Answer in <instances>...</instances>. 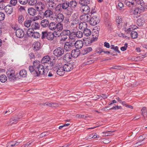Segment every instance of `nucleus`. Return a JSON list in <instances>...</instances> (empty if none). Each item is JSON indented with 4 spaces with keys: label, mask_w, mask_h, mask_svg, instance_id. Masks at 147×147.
Segmentation results:
<instances>
[{
    "label": "nucleus",
    "mask_w": 147,
    "mask_h": 147,
    "mask_svg": "<svg viewBox=\"0 0 147 147\" xmlns=\"http://www.w3.org/2000/svg\"><path fill=\"white\" fill-rule=\"evenodd\" d=\"M34 73V77L39 76L40 75H44V76H47V73L45 72V68L43 65L41 64L38 67L36 70L35 71Z\"/></svg>",
    "instance_id": "f257e3e1"
},
{
    "label": "nucleus",
    "mask_w": 147,
    "mask_h": 147,
    "mask_svg": "<svg viewBox=\"0 0 147 147\" xmlns=\"http://www.w3.org/2000/svg\"><path fill=\"white\" fill-rule=\"evenodd\" d=\"M74 42L73 41H69L65 42L64 47V49L66 51H69L74 48Z\"/></svg>",
    "instance_id": "f03ea898"
},
{
    "label": "nucleus",
    "mask_w": 147,
    "mask_h": 147,
    "mask_svg": "<svg viewBox=\"0 0 147 147\" xmlns=\"http://www.w3.org/2000/svg\"><path fill=\"white\" fill-rule=\"evenodd\" d=\"M27 34L28 36L32 37L34 38H38L40 36V34L38 32H34L32 29H28Z\"/></svg>",
    "instance_id": "7ed1b4c3"
},
{
    "label": "nucleus",
    "mask_w": 147,
    "mask_h": 147,
    "mask_svg": "<svg viewBox=\"0 0 147 147\" xmlns=\"http://www.w3.org/2000/svg\"><path fill=\"white\" fill-rule=\"evenodd\" d=\"M64 53V49L61 47L56 49L53 51V54L57 57L62 56Z\"/></svg>",
    "instance_id": "20e7f679"
},
{
    "label": "nucleus",
    "mask_w": 147,
    "mask_h": 147,
    "mask_svg": "<svg viewBox=\"0 0 147 147\" xmlns=\"http://www.w3.org/2000/svg\"><path fill=\"white\" fill-rule=\"evenodd\" d=\"M70 9H69V13H70L71 15L72 13L73 10L77 7V3L75 0H71L69 1Z\"/></svg>",
    "instance_id": "39448f33"
},
{
    "label": "nucleus",
    "mask_w": 147,
    "mask_h": 147,
    "mask_svg": "<svg viewBox=\"0 0 147 147\" xmlns=\"http://www.w3.org/2000/svg\"><path fill=\"white\" fill-rule=\"evenodd\" d=\"M94 15L92 17L90 18L89 22L90 25L94 26L99 23L100 20L98 18H97L96 15Z\"/></svg>",
    "instance_id": "423d86ee"
},
{
    "label": "nucleus",
    "mask_w": 147,
    "mask_h": 147,
    "mask_svg": "<svg viewBox=\"0 0 147 147\" xmlns=\"http://www.w3.org/2000/svg\"><path fill=\"white\" fill-rule=\"evenodd\" d=\"M60 5L63 9L67 10L66 12L67 15L68 16L71 15L70 13H69V9H70L69 1H65Z\"/></svg>",
    "instance_id": "0eeeda50"
},
{
    "label": "nucleus",
    "mask_w": 147,
    "mask_h": 147,
    "mask_svg": "<svg viewBox=\"0 0 147 147\" xmlns=\"http://www.w3.org/2000/svg\"><path fill=\"white\" fill-rule=\"evenodd\" d=\"M18 74V73H15V71L13 69H11L10 71V81L13 82L17 80L18 78L16 76Z\"/></svg>",
    "instance_id": "6e6552de"
},
{
    "label": "nucleus",
    "mask_w": 147,
    "mask_h": 147,
    "mask_svg": "<svg viewBox=\"0 0 147 147\" xmlns=\"http://www.w3.org/2000/svg\"><path fill=\"white\" fill-rule=\"evenodd\" d=\"M125 3L127 6L131 8L136 7V5L135 0H125Z\"/></svg>",
    "instance_id": "1a4fd4ad"
},
{
    "label": "nucleus",
    "mask_w": 147,
    "mask_h": 147,
    "mask_svg": "<svg viewBox=\"0 0 147 147\" xmlns=\"http://www.w3.org/2000/svg\"><path fill=\"white\" fill-rule=\"evenodd\" d=\"M80 10L84 14H88L90 11V8L88 5L81 6L80 7Z\"/></svg>",
    "instance_id": "9d476101"
},
{
    "label": "nucleus",
    "mask_w": 147,
    "mask_h": 147,
    "mask_svg": "<svg viewBox=\"0 0 147 147\" xmlns=\"http://www.w3.org/2000/svg\"><path fill=\"white\" fill-rule=\"evenodd\" d=\"M16 36L20 38H23L25 35L24 31L20 28H18L16 31Z\"/></svg>",
    "instance_id": "9b49d317"
},
{
    "label": "nucleus",
    "mask_w": 147,
    "mask_h": 147,
    "mask_svg": "<svg viewBox=\"0 0 147 147\" xmlns=\"http://www.w3.org/2000/svg\"><path fill=\"white\" fill-rule=\"evenodd\" d=\"M74 47L77 48L78 49H79L81 48L83 45V42L80 40H78L77 41H74Z\"/></svg>",
    "instance_id": "f8f14e48"
},
{
    "label": "nucleus",
    "mask_w": 147,
    "mask_h": 147,
    "mask_svg": "<svg viewBox=\"0 0 147 147\" xmlns=\"http://www.w3.org/2000/svg\"><path fill=\"white\" fill-rule=\"evenodd\" d=\"M63 67L64 71H69L73 69V65L70 63L65 64Z\"/></svg>",
    "instance_id": "ddd939ff"
},
{
    "label": "nucleus",
    "mask_w": 147,
    "mask_h": 147,
    "mask_svg": "<svg viewBox=\"0 0 147 147\" xmlns=\"http://www.w3.org/2000/svg\"><path fill=\"white\" fill-rule=\"evenodd\" d=\"M87 14H84L80 16V18L81 20L83 21L86 22H89L90 18V16H88Z\"/></svg>",
    "instance_id": "4468645a"
},
{
    "label": "nucleus",
    "mask_w": 147,
    "mask_h": 147,
    "mask_svg": "<svg viewBox=\"0 0 147 147\" xmlns=\"http://www.w3.org/2000/svg\"><path fill=\"white\" fill-rule=\"evenodd\" d=\"M80 53V51L78 49L73 50L71 53V56L74 58L77 57Z\"/></svg>",
    "instance_id": "2eb2a0df"
},
{
    "label": "nucleus",
    "mask_w": 147,
    "mask_h": 147,
    "mask_svg": "<svg viewBox=\"0 0 147 147\" xmlns=\"http://www.w3.org/2000/svg\"><path fill=\"white\" fill-rule=\"evenodd\" d=\"M45 5L42 2H39L38 6L36 7L37 10L38 11H41L45 8Z\"/></svg>",
    "instance_id": "dca6fc26"
},
{
    "label": "nucleus",
    "mask_w": 147,
    "mask_h": 147,
    "mask_svg": "<svg viewBox=\"0 0 147 147\" xmlns=\"http://www.w3.org/2000/svg\"><path fill=\"white\" fill-rule=\"evenodd\" d=\"M137 28V27L136 26L134 25H132V26H130L129 28H125L124 30L128 34L130 33V32L131 31H134V30L136 29Z\"/></svg>",
    "instance_id": "f3484780"
},
{
    "label": "nucleus",
    "mask_w": 147,
    "mask_h": 147,
    "mask_svg": "<svg viewBox=\"0 0 147 147\" xmlns=\"http://www.w3.org/2000/svg\"><path fill=\"white\" fill-rule=\"evenodd\" d=\"M65 71L63 67H58L56 71L58 75L63 76L65 74Z\"/></svg>",
    "instance_id": "a211bd4d"
},
{
    "label": "nucleus",
    "mask_w": 147,
    "mask_h": 147,
    "mask_svg": "<svg viewBox=\"0 0 147 147\" xmlns=\"http://www.w3.org/2000/svg\"><path fill=\"white\" fill-rule=\"evenodd\" d=\"M63 29V25L60 22L56 23L55 30L59 31V32H61Z\"/></svg>",
    "instance_id": "6ab92c4d"
},
{
    "label": "nucleus",
    "mask_w": 147,
    "mask_h": 147,
    "mask_svg": "<svg viewBox=\"0 0 147 147\" xmlns=\"http://www.w3.org/2000/svg\"><path fill=\"white\" fill-rule=\"evenodd\" d=\"M28 11L30 15L32 16H34L36 13V10L33 7L29 8Z\"/></svg>",
    "instance_id": "aec40b11"
},
{
    "label": "nucleus",
    "mask_w": 147,
    "mask_h": 147,
    "mask_svg": "<svg viewBox=\"0 0 147 147\" xmlns=\"http://www.w3.org/2000/svg\"><path fill=\"white\" fill-rule=\"evenodd\" d=\"M62 57L64 60L67 61H69L71 60L72 56H71V53H67Z\"/></svg>",
    "instance_id": "412c9836"
},
{
    "label": "nucleus",
    "mask_w": 147,
    "mask_h": 147,
    "mask_svg": "<svg viewBox=\"0 0 147 147\" xmlns=\"http://www.w3.org/2000/svg\"><path fill=\"white\" fill-rule=\"evenodd\" d=\"M51 60L50 57L48 55L44 57L42 59L41 63L42 64L49 63Z\"/></svg>",
    "instance_id": "4be33fe9"
},
{
    "label": "nucleus",
    "mask_w": 147,
    "mask_h": 147,
    "mask_svg": "<svg viewBox=\"0 0 147 147\" xmlns=\"http://www.w3.org/2000/svg\"><path fill=\"white\" fill-rule=\"evenodd\" d=\"M34 50L35 51H37L40 49V44L38 42H36L34 43L33 45Z\"/></svg>",
    "instance_id": "5701e85b"
},
{
    "label": "nucleus",
    "mask_w": 147,
    "mask_h": 147,
    "mask_svg": "<svg viewBox=\"0 0 147 147\" xmlns=\"http://www.w3.org/2000/svg\"><path fill=\"white\" fill-rule=\"evenodd\" d=\"M40 24L42 27L45 28L49 26V22L47 20H43L41 21Z\"/></svg>",
    "instance_id": "b1692460"
},
{
    "label": "nucleus",
    "mask_w": 147,
    "mask_h": 147,
    "mask_svg": "<svg viewBox=\"0 0 147 147\" xmlns=\"http://www.w3.org/2000/svg\"><path fill=\"white\" fill-rule=\"evenodd\" d=\"M92 50V49L91 47H87L84 49L82 51V53L83 55H85L89 53Z\"/></svg>",
    "instance_id": "393cba45"
},
{
    "label": "nucleus",
    "mask_w": 147,
    "mask_h": 147,
    "mask_svg": "<svg viewBox=\"0 0 147 147\" xmlns=\"http://www.w3.org/2000/svg\"><path fill=\"white\" fill-rule=\"evenodd\" d=\"M56 23L52 22L49 23L48 27L49 29L52 30H55Z\"/></svg>",
    "instance_id": "a878e982"
},
{
    "label": "nucleus",
    "mask_w": 147,
    "mask_h": 147,
    "mask_svg": "<svg viewBox=\"0 0 147 147\" xmlns=\"http://www.w3.org/2000/svg\"><path fill=\"white\" fill-rule=\"evenodd\" d=\"M87 24L85 22H82L79 25V28L80 29L84 30L87 28Z\"/></svg>",
    "instance_id": "bb28decb"
},
{
    "label": "nucleus",
    "mask_w": 147,
    "mask_h": 147,
    "mask_svg": "<svg viewBox=\"0 0 147 147\" xmlns=\"http://www.w3.org/2000/svg\"><path fill=\"white\" fill-rule=\"evenodd\" d=\"M44 12L45 17L46 18L52 17V16L53 14V12L51 10H47L45 11Z\"/></svg>",
    "instance_id": "cd10ccee"
},
{
    "label": "nucleus",
    "mask_w": 147,
    "mask_h": 147,
    "mask_svg": "<svg viewBox=\"0 0 147 147\" xmlns=\"http://www.w3.org/2000/svg\"><path fill=\"white\" fill-rule=\"evenodd\" d=\"M76 37V32H71L70 34L69 35V41H76L75 38Z\"/></svg>",
    "instance_id": "c85d7f7f"
},
{
    "label": "nucleus",
    "mask_w": 147,
    "mask_h": 147,
    "mask_svg": "<svg viewBox=\"0 0 147 147\" xmlns=\"http://www.w3.org/2000/svg\"><path fill=\"white\" fill-rule=\"evenodd\" d=\"M31 27L32 28L31 29H32L33 30H37L39 29L40 28V25L38 23H37L36 22L33 23L32 25H31Z\"/></svg>",
    "instance_id": "c756f323"
},
{
    "label": "nucleus",
    "mask_w": 147,
    "mask_h": 147,
    "mask_svg": "<svg viewBox=\"0 0 147 147\" xmlns=\"http://www.w3.org/2000/svg\"><path fill=\"white\" fill-rule=\"evenodd\" d=\"M21 118L18 117L15 118H12L10 119V125H12L13 124H16Z\"/></svg>",
    "instance_id": "7c9ffc66"
},
{
    "label": "nucleus",
    "mask_w": 147,
    "mask_h": 147,
    "mask_svg": "<svg viewBox=\"0 0 147 147\" xmlns=\"http://www.w3.org/2000/svg\"><path fill=\"white\" fill-rule=\"evenodd\" d=\"M19 75L20 77L25 78L26 76L27 71L25 69H22L20 71Z\"/></svg>",
    "instance_id": "2f4dec72"
},
{
    "label": "nucleus",
    "mask_w": 147,
    "mask_h": 147,
    "mask_svg": "<svg viewBox=\"0 0 147 147\" xmlns=\"http://www.w3.org/2000/svg\"><path fill=\"white\" fill-rule=\"evenodd\" d=\"M79 3L81 5V6L88 5L90 3V0H80Z\"/></svg>",
    "instance_id": "473e14b6"
},
{
    "label": "nucleus",
    "mask_w": 147,
    "mask_h": 147,
    "mask_svg": "<svg viewBox=\"0 0 147 147\" xmlns=\"http://www.w3.org/2000/svg\"><path fill=\"white\" fill-rule=\"evenodd\" d=\"M43 105L48 106L52 107H57L59 106L58 104H57L55 103H49L48 102H46L44 103Z\"/></svg>",
    "instance_id": "72a5a7b5"
},
{
    "label": "nucleus",
    "mask_w": 147,
    "mask_h": 147,
    "mask_svg": "<svg viewBox=\"0 0 147 147\" xmlns=\"http://www.w3.org/2000/svg\"><path fill=\"white\" fill-rule=\"evenodd\" d=\"M144 20L143 18H141L138 19L137 21V24L138 26H141L143 25Z\"/></svg>",
    "instance_id": "f704fd0d"
},
{
    "label": "nucleus",
    "mask_w": 147,
    "mask_h": 147,
    "mask_svg": "<svg viewBox=\"0 0 147 147\" xmlns=\"http://www.w3.org/2000/svg\"><path fill=\"white\" fill-rule=\"evenodd\" d=\"M32 20H26L24 23V26L27 28H29L31 25Z\"/></svg>",
    "instance_id": "c9c22d12"
},
{
    "label": "nucleus",
    "mask_w": 147,
    "mask_h": 147,
    "mask_svg": "<svg viewBox=\"0 0 147 147\" xmlns=\"http://www.w3.org/2000/svg\"><path fill=\"white\" fill-rule=\"evenodd\" d=\"M146 138L145 135L143 134V135L141 136H139V139H138V142L134 144V145H136L140 143V142L142 141H143Z\"/></svg>",
    "instance_id": "e433bc0d"
},
{
    "label": "nucleus",
    "mask_w": 147,
    "mask_h": 147,
    "mask_svg": "<svg viewBox=\"0 0 147 147\" xmlns=\"http://www.w3.org/2000/svg\"><path fill=\"white\" fill-rule=\"evenodd\" d=\"M61 34L66 36H69L71 32L68 30H64L61 32Z\"/></svg>",
    "instance_id": "4c0bfd02"
},
{
    "label": "nucleus",
    "mask_w": 147,
    "mask_h": 147,
    "mask_svg": "<svg viewBox=\"0 0 147 147\" xmlns=\"http://www.w3.org/2000/svg\"><path fill=\"white\" fill-rule=\"evenodd\" d=\"M91 31L90 29L86 28L84 30L83 34L86 36H88L90 35L91 34Z\"/></svg>",
    "instance_id": "58836bf2"
},
{
    "label": "nucleus",
    "mask_w": 147,
    "mask_h": 147,
    "mask_svg": "<svg viewBox=\"0 0 147 147\" xmlns=\"http://www.w3.org/2000/svg\"><path fill=\"white\" fill-rule=\"evenodd\" d=\"M54 38V35L53 32H48L47 39L49 40H52Z\"/></svg>",
    "instance_id": "ea45409f"
},
{
    "label": "nucleus",
    "mask_w": 147,
    "mask_h": 147,
    "mask_svg": "<svg viewBox=\"0 0 147 147\" xmlns=\"http://www.w3.org/2000/svg\"><path fill=\"white\" fill-rule=\"evenodd\" d=\"M131 32L130 35L131 38L133 39L136 38L138 36L137 32L135 31Z\"/></svg>",
    "instance_id": "a19ab883"
},
{
    "label": "nucleus",
    "mask_w": 147,
    "mask_h": 147,
    "mask_svg": "<svg viewBox=\"0 0 147 147\" xmlns=\"http://www.w3.org/2000/svg\"><path fill=\"white\" fill-rule=\"evenodd\" d=\"M24 20V17L22 15H20L18 17V21L19 24H22Z\"/></svg>",
    "instance_id": "79ce46f5"
},
{
    "label": "nucleus",
    "mask_w": 147,
    "mask_h": 147,
    "mask_svg": "<svg viewBox=\"0 0 147 147\" xmlns=\"http://www.w3.org/2000/svg\"><path fill=\"white\" fill-rule=\"evenodd\" d=\"M33 66L36 69L39 67L41 64H40V62L38 61H34L33 63Z\"/></svg>",
    "instance_id": "37998d69"
},
{
    "label": "nucleus",
    "mask_w": 147,
    "mask_h": 147,
    "mask_svg": "<svg viewBox=\"0 0 147 147\" xmlns=\"http://www.w3.org/2000/svg\"><path fill=\"white\" fill-rule=\"evenodd\" d=\"M7 80V77L5 75H1L0 76V81L1 82H5Z\"/></svg>",
    "instance_id": "c03bdc74"
},
{
    "label": "nucleus",
    "mask_w": 147,
    "mask_h": 147,
    "mask_svg": "<svg viewBox=\"0 0 147 147\" xmlns=\"http://www.w3.org/2000/svg\"><path fill=\"white\" fill-rule=\"evenodd\" d=\"M29 69L30 73H31L32 74H33L34 76L35 71L36 70V69L33 66H29Z\"/></svg>",
    "instance_id": "a18cd8bd"
},
{
    "label": "nucleus",
    "mask_w": 147,
    "mask_h": 147,
    "mask_svg": "<svg viewBox=\"0 0 147 147\" xmlns=\"http://www.w3.org/2000/svg\"><path fill=\"white\" fill-rule=\"evenodd\" d=\"M76 37L78 38H82L83 35V34L82 32L81 31H78L76 32Z\"/></svg>",
    "instance_id": "49530a36"
},
{
    "label": "nucleus",
    "mask_w": 147,
    "mask_h": 147,
    "mask_svg": "<svg viewBox=\"0 0 147 147\" xmlns=\"http://www.w3.org/2000/svg\"><path fill=\"white\" fill-rule=\"evenodd\" d=\"M28 3L30 5H34L37 3V0H28Z\"/></svg>",
    "instance_id": "de8ad7c7"
},
{
    "label": "nucleus",
    "mask_w": 147,
    "mask_h": 147,
    "mask_svg": "<svg viewBox=\"0 0 147 147\" xmlns=\"http://www.w3.org/2000/svg\"><path fill=\"white\" fill-rule=\"evenodd\" d=\"M48 5L49 8L51 9L54 8L55 7V4L53 2H49Z\"/></svg>",
    "instance_id": "09e8293b"
},
{
    "label": "nucleus",
    "mask_w": 147,
    "mask_h": 147,
    "mask_svg": "<svg viewBox=\"0 0 147 147\" xmlns=\"http://www.w3.org/2000/svg\"><path fill=\"white\" fill-rule=\"evenodd\" d=\"M26 7L24 6L19 5L18 7V11L20 12H22L24 11H26Z\"/></svg>",
    "instance_id": "8fccbe9b"
},
{
    "label": "nucleus",
    "mask_w": 147,
    "mask_h": 147,
    "mask_svg": "<svg viewBox=\"0 0 147 147\" xmlns=\"http://www.w3.org/2000/svg\"><path fill=\"white\" fill-rule=\"evenodd\" d=\"M57 18L60 22L63 21L64 19L63 15L61 13H59L58 14Z\"/></svg>",
    "instance_id": "3c124183"
},
{
    "label": "nucleus",
    "mask_w": 147,
    "mask_h": 147,
    "mask_svg": "<svg viewBox=\"0 0 147 147\" xmlns=\"http://www.w3.org/2000/svg\"><path fill=\"white\" fill-rule=\"evenodd\" d=\"M136 4L140 5L141 6V7H144L145 3L142 0H140L138 2H136Z\"/></svg>",
    "instance_id": "603ef678"
},
{
    "label": "nucleus",
    "mask_w": 147,
    "mask_h": 147,
    "mask_svg": "<svg viewBox=\"0 0 147 147\" xmlns=\"http://www.w3.org/2000/svg\"><path fill=\"white\" fill-rule=\"evenodd\" d=\"M138 11V14H140V13L142 12H143L144 11L145 8L144 7H136Z\"/></svg>",
    "instance_id": "864d4df0"
},
{
    "label": "nucleus",
    "mask_w": 147,
    "mask_h": 147,
    "mask_svg": "<svg viewBox=\"0 0 147 147\" xmlns=\"http://www.w3.org/2000/svg\"><path fill=\"white\" fill-rule=\"evenodd\" d=\"M59 31H54L53 33V34L54 35V37H59L61 35V32L59 33Z\"/></svg>",
    "instance_id": "5fc2aeb1"
},
{
    "label": "nucleus",
    "mask_w": 147,
    "mask_h": 147,
    "mask_svg": "<svg viewBox=\"0 0 147 147\" xmlns=\"http://www.w3.org/2000/svg\"><path fill=\"white\" fill-rule=\"evenodd\" d=\"M137 11L138 10L136 8H135L134 9L132 8L131 10V12L135 15H138V11Z\"/></svg>",
    "instance_id": "6e6d98bb"
},
{
    "label": "nucleus",
    "mask_w": 147,
    "mask_h": 147,
    "mask_svg": "<svg viewBox=\"0 0 147 147\" xmlns=\"http://www.w3.org/2000/svg\"><path fill=\"white\" fill-rule=\"evenodd\" d=\"M141 114L142 115H143L144 116V115L145 114H146V107H143L142 108L141 110Z\"/></svg>",
    "instance_id": "4d7b16f0"
},
{
    "label": "nucleus",
    "mask_w": 147,
    "mask_h": 147,
    "mask_svg": "<svg viewBox=\"0 0 147 147\" xmlns=\"http://www.w3.org/2000/svg\"><path fill=\"white\" fill-rule=\"evenodd\" d=\"M18 2L22 5H26L28 2V0H18Z\"/></svg>",
    "instance_id": "13d9d810"
},
{
    "label": "nucleus",
    "mask_w": 147,
    "mask_h": 147,
    "mask_svg": "<svg viewBox=\"0 0 147 147\" xmlns=\"http://www.w3.org/2000/svg\"><path fill=\"white\" fill-rule=\"evenodd\" d=\"M5 2L4 0H2L0 1V10L3 9L5 7V5L3 3Z\"/></svg>",
    "instance_id": "bf43d9fd"
},
{
    "label": "nucleus",
    "mask_w": 147,
    "mask_h": 147,
    "mask_svg": "<svg viewBox=\"0 0 147 147\" xmlns=\"http://www.w3.org/2000/svg\"><path fill=\"white\" fill-rule=\"evenodd\" d=\"M9 7V5H7L5 6L3 9L7 14H9V8H8Z\"/></svg>",
    "instance_id": "052dcab7"
},
{
    "label": "nucleus",
    "mask_w": 147,
    "mask_h": 147,
    "mask_svg": "<svg viewBox=\"0 0 147 147\" xmlns=\"http://www.w3.org/2000/svg\"><path fill=\"white\" fill-rule=\"evenodd\" d=\"M17 3V0H11L10 1V4L11 5L15 6Z\"/></svg>",
    "instance_id": "680f3d73"
},
{
    "label": "nucleus",
    "mask_w": 147,
    "mask_h": 147,
    "mask_svg": "<svg viewBox=\"0 0 147 147\" xmlns=\"http://www.w3.org/2000/svg\"><path fill=\"white\" fill-rule=\"evenodd\" d=\"M48 32H42V36H41V38L42 39H43L46 38L48 35Z\"/></svg>",
    "instance_id": "e2e57ef3"
},
{
    "label": "nucleus",
    "mask_w": 147,
    "mask_h": 147,
    "mask_svg": "<svg viewBox=\"0 0 147 147\" xmlns=\"http://www.w3.org/2000/svg\"><path fill=\"white\" fill-rule=\"evenodd\" d=\"M115 131H107L105 132H102V133L104 134V136H110L111 135V134L110 133H108V132H111V133H113Z\"/></svg>",
    "instance_id": "0e129e2a"
},
{
    "label": "nucleus",
    "mask_w": 147,
    "mask_h": 147,
    "mask_svg": "<svg viewBox=\"0 0 147 147\" xmlns=\"http://www.w3.org/2000/svg\"><path fill=\"white\" fill-rule=\"evenodd\" d=\"M61 34V35L60 36L61 38L60 40L61 41H65L67 38V37L66 36L63 35H62Z\"/></svg>",
    "instance_id": "69168bd1"
},
{
    "label": "nucleus",
    "mask_w": 147,
    "mask_h": 147,
    "mask_svg": "<svg viewBox=\"0 0 147 147\" xmlns=\"http://www.w3.org/2000/svg\"><path fill=\"white\" fill-rule=\"evenodd\" d=\"M5 17V14L2 12H0V21L3 20Z\"/></svg>",
    "instance_id": "338daca9"
},
{
    "label": "nucleus",
    "mask_w": 147,
    "mask_h": 147,
    "mask_svg": "<svg viewBox=\"0 0 147 147\" xmlns=\"http://www.w3.org/2000/svg\"><path fill=\"white\" fill-rule=\"evenodd\" d=\"M38 16L39 17H40V18H43L45 16V12H44L41 11V12H40L39 13Z\"/></svg>",
    "instance_id": "774afa93"
}]
</instances>
